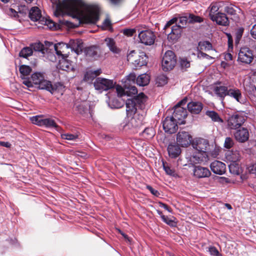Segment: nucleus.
Returning a JSON list of instances; mask_svg holds the SVG:
<instances>
[{
  "instance_id": "obj_1",
  "label": "nucleus",
  "mask_w": 256,
  "mask_h": 256,
  "mask_svg": "<svg viewBox=\"0 0 256 256\" xmlns=\"http://www.w3.org/2000/svg\"><path fill=\"white\" fill-rule=\"evenodd\" d=\"M60 6L77 17L81 23L95 24L98 20V9L85 4L82 0H63Z\"/></svg>"
},
{
  "instance_id": "obj_2",
  "label": "nucleus",
  "mask_w": 256,
  "mask_h": 256,
  "mask_svg": "<svg viewBox=\"0 0 256 256\" xmlns=\"http://www.w3.org/2000/svg\"><path fill=\"white\" fill-rule=\"evenodd\" d=\"M148 97L142 92L126 102V112L128 116H131L140 110L145 108Z\"/></svg>"
},
{
  "instance_id": "obj_3",
  "label": "nucleus",
  "mask_w": 256,
  "mask_h": 256,
  "mask_svg": "<svg viewBox=\"0 0 256 256\" xmlns=\"http://www.w3.org/2000/svg\"><path fill=\"white\" fill-rule=\"evenodd\" d=\"M49 82L44 79L42 73L38 72L34 73L30 78H24L22 80V84L28 88L32 87L34 84L38 86V88L42 90H46Z\"/></svg>"
},
{
  "instance_id": "obj_4",
  "label": "nucleus",
  "mask_w": 256,
  "mask_h": 256,
  "mask_svg": "<svg viewBox=\"0 0 256 256\" xmlns=\"http://www.w3.org/2000/svg\"><path fill=\"white\" fill-rule=\"evenodd\" d=\"M29 17L33 21H38V23L50 30H56V24L49 18L42 17L41 12L36 6L32 7L30 10Z\"/></svg>"
},
{
  "instance_id": "obj_5",
  "label": "nucleus",
  "mask_w": 256,
  "mask_h": 256,
  "mask_svg": "<svg viewBox=\"0 0 256 256\" xmlns=\"http://www.w3.org/2000/svg\"><path fill=\"white\" fill-rule=\"evenodd\" d=\"M128 60L136 67H140L147 64L148 57L142 52H137L135 50L131 51L127 56Z\"/></svg>"
},
{
  "instance_id": "obj_6",
  "label": "nucleus",
  "mask_w": 256,
  "mask_h": 256,
  "mask_svg": "<svg viewBox=\"0 0 256 256\" xmlns=\"http://www.w3.org/2000/svg\"><path fill=\"white\" fill-rule=\"evenodd\" d=\"M177 21L176 18H173L169 20L164 27V32L168 35V40H171L172 42H174L180 36L181 32V26L175 25L170 28V32L168 33V29L171 25Z\"/></svg>"
},
{
  "instance_id": "obj_7",
  "label": "nucleus",
  "mask_w": 256,
  "mask_h": 256,
  "mask_svg": "<svg viewBox=\"0 0 256 256\" xmlns=\"http://www.w3.org/2000/svg\"><path fill=\"white\" fill-rule=\"evenodd\" d=\"M186 99L184 98L174 106V112L172 116L175 120H176V122L180 124H184V120L187 116L186 110L181 106L182 105L186 104Z\"/></svg>"
},
{
  "instance_id": "obj_8",
  "label": "nucleus",
  "mask_w": 256,
  "mask_h": 256,
  "mask_svg": "<svg viewBox=\"0 0 256 256\" xmlns=\"http://www.w3.org/2000/svg\"><path fill=\"white\" fill-rule=\"evenodd\" d=\"M176 64L174 54L171 50L166 52L162 60V68L164 71H168L172 70Z\"/></svg>"
},
{
  "instance_id": "obj_9",
  "label": "nucleus",
  "mask_w": 256,
  "mask_h": 256,
  "mask_svg": "<svg viewBox=\"0 0 256 256\" xmlns=\"http://www.w3.org/2000/svg\"><path fill=\"white\" fill-rule=\"evenodd\" d=\"M30 120L34 124L40 126L52 127L57 128L58 125L52 118H44L42 115H38L30 118Z\"/></svg>"
},
{
  "instance_id": "obj_10",
  "label": "nucleus",
  "mask_w": 256,
  "mask_h": 256,
  "mask_svg": "<svg viewBox=\"0 0 256 256\" xmlns=\"http://www.w3.org/2000/svg\"><path fill=\"white\" fill-rule=\"evenodd\" d=\"M94 84L95 89L100 92L111 89L114 86V84L112 80L102 78H97L95 80Z\"/></svg>"
},
{
  "instance_id": "obj_11",
  "label": "nucleus",
  "mask_w": 256,
  "mask_h": 256,
  "mask_svg": "<svg viewBox=\"0 0 256 256\" xmlns=\"http://www.w3.org/2000/svg\"><path fill=\"white\" fill-rule=\"evenodd\" d=\"M252 52L248 47L240 48L238 54V61L244 64H250L253 60Z\"/></svg>"
},
{
  "instance_id": "obj_12",
  "label": "nucleus",
  "mask_w": 256,
  "mask_h": 256,
  "mask_svg": "<svg viewBox=\"0 0 256 256\" xmlns=\"http://www.w3.org/2000/svg\"><path fill=\"white\" fill-rule=\"evenodd\" d=\"M245 118L241 114H237L230 116L228 120V126L230 129H236L244 122Z\"/></svg>"
},
{
  "instance_id": "obj_13",
  "label": "nucleus",
  "mask_w": 256,
  "mask_h": 256,
  "mask_svg": "<svg viewBox=\"0 0 256 256\" xmlns=\"http://www.w3.org/2000/svg\"><path fill=\"white\" fill-rule=\"evenodd\" d=\"M138 38L140 42L146 45H152L154 43L155 36L150 30H142L138 34Z\"/></svg>"
},
{
  "instance_id": "obj_14",
  "label": "nucleus",
  "mask_w": 256,
  "mask_h": 256,
  "mask_svg": "<svg viewBox=\"0 0 256 256\" xmlns=\"http://www.w3.org/2000/svg\"><path fill=\"white\" fill-rule=\"evenodd\" d=\"M193 148L198 152L206 153L209 148V143L208 140L198 138L194 140L192 144Z\"/></svg>"
},
{
  "instance_id": "obj_15",
  "label": "nucleus",
  "mask_w": 256,
  "mask_h": 256,
  "mask_svg": "<svg viewBox=\"0 0 256 256\" xmlns=\"http://www.w3.org/2000/svg\"><path fill=\"white\" fill-rule=\"evenodd\" d=\"M176 120L172 116L166 117L163 122V128L166 132L173 134L178 130Z\"/></svg>"
},
{
  "instance_id": "obj_16",
  "label": "nucleus",
  "mask_w": 256,
  "mask_h": 256,
  "mask_svg": "<svg viewBox=\"0 0 256 256\" xmlns=\"http://www.w3.org/2000/svg\"><path fill=\"white\" fill-rule=\"evenodd\" d=\"M192 138L191 136L188 132L181 131L177 134L176 142L178 146L186 147L190 144Z\"/></svg>"
},
{
  "instance_id": "obj_17",
  "label": "nucleus",
  "mask_w": 256,
  "mask_h": 256,
  "mask_svg": "<svg viewBox=\"0 0 256 256\" xmlns=\"http://www.w3.org/2000/svg\"><path fill=\"white\" fill-rule=\"evenodd\" d=\"M130 120L132 125L135 128H138L143 125L146 112L144 110L138 111Z\"/></svg>"
},
{
  "instance_id": "obj_18",
  "label": "nucleus",
  "mask_w": 256,
  "mask_h": 256,
  "mask_svg": "<svg viewBox=\"0 0 256 256\" xmlns=\"http://www.w3.org/2000/svg\"><path fill=\"white\" fill-rule=\"evenodd\" d=\"M130 120L132 125L135 128H138L143 125L146 112L144 110L138 111Z\"/></svg>"
},
{
  "instance_id": "obj_19",
  "label": "nucleus",
  "mask_w": 256,
  "mask_h": 256,
  "mask_svg": "<svg viewBox=\"0 0 256 256\" xmlns=\"http://www.w3.org/2000/svg\"><path fill=\"white\" fill-rule=\"evenodd\" d=\"M54 50L56 54L61 56V58L68 56L69 53V45L64 42H60L55 44L54 46Z\"/></svg>"
},
{
  "instance_id": "obj_20",
  "label": "nucleus",
  "mask_w": 256,
  "mask_h": 256,
  "mask_svg": "<svg viewBox=\"0 0 256 256\" xmlns=\"http://www.w3.org/2000/svg\"><path fill=\"white\" fill-rule=\"evenodd\" d=\"M207 158V154L196 151L189 158V160L191 164H194L206 160Z\"/></svg>"
},
{
  "instance_id": "obj_21",
  "label": "nucleus",
  "mask_w": 256,
  "mask_h": 256,
  "mask_svg": "<svg viewBox=\"0 0 256 256\" xmlns=\"http://www.w3.org/2000/svg\"><path fill=\"white\" fill-rule=\"evenodd\" d=\"M210 168L214 173L222 175L226 172V165L221 162L215 160L211 163Z\"/></svg>"
},
{
  "instance_id": "obj_22",
  "label": "nucleus",
  "mask_w": 256,
  "mask_h": 256,
  "mask_svg": "<svg viewBox=\"0 0 256 256\" xmlns=\"http://www.w3.org/2000/svg\"><path fill=\"white\" fill-rule=\"evenodd\" d=\"M194 174L198 178L208 177L210 176V172L206 168L200 166H195L194 170Z\"/></svg>"
},
{
  "instance_id": "obj_23",
  "label": "nucleus",
  "mask_w": 256,
  "mask_h": 256,
  "mask_svg": "<svg viewBox=\"0 0 256 256\" xmlns=\"http://www.w3.org/2000/svg\"><path fill=\"white\" fill-rule=\"evenodd\" d=\"M46 90L50 92L52 94H60L62 95L64 91V86L60 83H56L52 85L50 82H49Z\"/></svg>"
},
{
  "instance_id": "obj_24",
  "label": "nucleus",
  "mask_w": 256,
  "mask_h": 256,
  "mask_svg": "<svg viewBox=\"0 0 256 256\" xmlns=\"http://www.w3.org/2000/svg\"><path fill=\"white\" fill-rule=\"evenodd\" d=\"M69 48L72 51H74L77 54L82 52L83 49V42L80 40H72L68 43Z\"/></svg>"
},
{
  "instance_id": "obj_25",
  "label": "nucleus",
  "mask_w": 256,
  "mask_h": 256,
  "mask_svg": "<svg viewBox=\"0 0 256 256\" xmlns=\"http://www.w3.org/2000/svg\"><path fill=\"white\" fill-rule=\"evenodd\" d=\"M234 136L238 141L244 142L248 139L249 133L246 128H243L237 130Z\"/></svg>"
},
{
  "instance_id": "obj_26",
  "label": "nucleus",
  "mask_w": 256,
  "mask_h": 256,
  "mask_svg": "<svg viewBox=\"0 0 256 256\" xmlns=\"http://www.w3.org/2000/svg\"><path fill=\"white\" fill-rule=\"evenodd\" d=\"M212 20L216 22L219 25L227 26L229 24L228 18L222 12H218L217 15Z\"/></svg>"
},
{
  "instance_id": "obj_27",
  "label": "nucleus",
  "mask_w": 256,
  "mask_h": 256,
  "mask_svg": "<svg viewBox=\"0 0 256 256\" xmlns=\"http://www.w3.org/2000/svg\"><path fill=\"white\" fill-rule=\"evenodd\" d=\"M188 110L192 114H199L203 107L202 104L198 102H191L188 104Z\"/></svg>"
},
{
  "instance_id": "obj_28",
  "label": "nucleus",
  "mask_w": 256,
  "mask_h": 256,
  "mask_svg": "<svg viewBox=\"0 0 256 256\" xmlns=\"http://www.w3.org/2000/svg\"><path fill=\"white\" fill-rule=\"evenodd\" d=\"M67 57H62L60 59L58 68L63 70L69 71L73 69V66L72 62L66 59Z\"/></svg>"
},
{
  "instance_id": "obj_29",
  "label": "nucleus",
  "mask_w": 256,
  "mask_h": 256,
  "mask_svg": "<svg viewBox=\"0 0 256 256\" xmlns=\"http://www.w3.org/2000/svg\"><path fill=\"white\" fill-rule=\"evenodd\" d=\"M228 96L234 98L237 102L240 103H243L244 102V100L243 98L241 92L236 88H230L228 89Z\"/></svg>"
},
{
  "instance_id": "obj_30",
  "label": "nucleus",
  "mask_w": 256,
  "mask_h": 256,
  "mask_svg": "<svg viewBox=\"0 0 256 256\" xmlns=\"http://www.w3.org/2000/svg\"><path fill=\"white\" fill-rule=\"evenodd\" d=\"M241 154L237 150H232L226 154V158L230 162H237L240 158Z\"/></svg>"
},
{
  "instance_id": "obj_31",
  "label": "nucleus",
  "mask_w": 256,
  "mask_h": 256,
  "mask_svg": "<svg viewBox=\"0 0 256 256\" xmlns=\"http://www.w3.org/2000/svg\"><path fill=\"white\" fill-rule=\"evenodd\" d=\"M84 52L88 58L95 59L98 57V48L96 46L86 48L84 50Z\"/></svg>"
},
{
  "instance_id": "obj_32",
  "label": "nucleus",
  "mask_w": 256,
  "mask_h": 256,
  "mask_svg": "<svg viewBox=\"0 0 256 256\" xmlns=\"http://www.w3.org/2000/svg\"><path fill=\"white\" fill-rule=\"evenodd\" d=\"M168 151L169 156L172 158L178 157L181 152L180 148L178 145L172 144L168 145Z\"/></svg>"
},
{
  "instance_id": "obj_33",
  "label": "nucleus",
  "mask_w": 256,
  "mask_h": 256,
  "mask_svg": "<svg viewBox=\"0 0 256 256\" xmlns=\"http://www.w3.org/2000/svg\"><path fill=\"white\" fill-rule=\"evenodd\" d=\"M228 89L227 86L218 84L214 87V92L218 96L224 98L228 96Z\"/></svg>"
},
{
  "instance_id": "obj_34",
  "label": "nucleus",
  "mask_w": 256,
  "mask_h": 256,
  "mask_svg": "<svg viewBox=\"0 0 256 256\" xmlns=\"http://www.w3.org/2000/svg\"><path fill=\"white\" fill-rule=\"evenodd\" d=\"M107 46L110 50L114 54H118L120 50L116 45V42L114 39L110 38H106L104 40Z\"/></svg>"
},
{
  "instance_id": "obj_35",
  "label": "nucleus",
  "mask_w": 256,
  "mask_h": 256,
  "mask_svg": "<svg viewBox=\"0 0 256 256\" xmlns=\"http://www.w3.org/2000/svg\"><path fill=\"white\" fill-rule=\"evenodd\" d=\"M206 114L214 122L218 123L224 122V120L220 118L218 114L215 111L207 110L206 112Z\"/></svg>"
},
{
  "instance_id": "obj_36",
  "label": "nucleus",
  "mask_w": 256,
  "mask_h": 256,
  "mask_svg": "<svg viewBox=\"0 0 256 256\" xmlns=\"http://www.w3.org/2000/svg\"><path fill=\"white\" fill-rule=\"evenodd\" d=\"M150 80V76L146 74H144L137 78L136 83L140 86H145L149 83Z\"/></svg>"
},
{
  "instance_id": "obj_37",
  "label": "nucleus",
  "mask_w": 256,
  "mask_h": 256,
  "mask_svg": "<svg viewBox=\"0 0 256 256\" xmlns=\"http://www.w3.org/2000/svg\"><path fill=\"white\" fill-rule=\"evenodd\" d=\"M228 166L230 172L234 175H240L242 172L238 162H230Z\"/></svg>"
},
{
  "instance_id": "obj_38",
  "label": "nucleus",
  "mask_w": 256,
  "mask_h": 256,
  "mask_svg": "<svg viewBox=\"0 0 256 256\" xmlns=\"http://www.w3.org/2000/svg\"><path fill=\"white\" fill-rule=\"evenodd\" d=\"M212 44L208 41L200 42L198 43V52H208L212 50Z\"/></svg>"
},
{
  "instance_id": "obj_39",
  "label": "nucleus",
  "mask_w": 256,
  "mask_h": 256,
  "mask_svg": "<svg viewBox=\"0 0 256 256\" xmlns=\"http://www.w3.org/2000/svg\"><path fill=\"white\" fill-rule=\"evenodd\" d=\"M19 70L20 73V77L24 80V78H26L25 76H28L31 72L32 68L28 66L22 65L20 66Z\"/></svg>"
},
{
  "instance_id": "obj_40",
  "label": "nucleus",
  "mask_w": 256,
  "mask_h": 256,
  "mask_svg": "<svg viewBox=\"0 0 256 256\" xmlns=\"http://www.w3.org/2000/svg\"><path fill=\"white\" fill-rule=\"evenodd\" d=\"M210 8V12H209V16L212 20L213 18H214L217 15V13L219 12V6L218 4H211L209 8Z\"/></svg>"
},
{
  "instance_id": "obj_41",
  "label": "nucleus",
  "mask_w": 256,
  "mask_h": 256,
  "mask_svg": "<svg viewBox=\"0 0 256 256\" xmlns=\"http://www.w3.org/2000/svg\"><path fill=\"white\" fill-rule=\"evenodd\" d=\"M32 49L30 47H26L23 48L19 54L20 57L27 58L28 56H32Z\"/></svg>"
},
{
  "instance_id": "obj_42",
  "label": "nucleus",
  "mask_w": 256,
  "mask_h": 256,
  "mask_svg": "<svg viewBox=\"0 0 256 256\" xmlns=\"http://www.w3.org/2000/svg\"><path fill=\"white\" fill-rule=\"evenodd\" d=\"M125 91L126 95L128 96H132L137 94L138 90L135 86H128L125 84Z\"/></svg>"
},
{
  "instance_id": "obj_43",
  "label": "nucleus",
  "mask_w": 256,
  "mask_h": 256,
  "mask_svg": "<svg viewBox=\"0 0 256 256\" xmlns=\"http://www.w3.org/2000/svg\"><path fill=\"white\" fill-rule=\"evenodd\" d=\"M167 82L168 78L164 74L158 76L156 78V84L158 86H163Z\"/></svg>"
},
{
  "instance_id": "obj_44",
  "label": "nucleus",
  "mask_w": 256,
  "mask_h": 256,
  "mask_svg": "<svg viewBox=\"0 0 256 256\" xmlns=\"http://www.w3.org/2000/svg\"><path fill=\"white\" fill-rule=\"evenodd\" d=\"M142 135L146 138H150L154 136V130L152 128H146L142 132Z\"/></svg>"
},
{
  "instance_id": "obj_45",
  "label": "nucleus",
  "mask_w": 256,
  "mask_h": 256,
  "mask_svg": "<svg viewBox=\"0 0 256 256\" xmlns=\"http://www.w3.org/2000/svg\"><path fill=\"white\" fill-rule=\"evenodd\" d=\"M62 138L69 140H75L78 138V134H64L61 135Z\"/></svg>"
},
{
  "instance_id": "obj_46",
  "label": "nucleus",
  "mask_w": 256,
  "mask_h": 256,
  "mask_svg": "<svg viewBox=\"0 0 256 256\" xmlns=\"http://www.w3.org/2000/svg\"><path fill=\"white\" fill-rule=\"evenodd\" d=\"M180 64L182 70H186L190 66V62L186 58H182L180 60Z\"/></svg>"
},
{
  "instance_id": "obj_47",
  "label": "nucleus",
  "mask_w": 256,
  "mask_h": 256,
  "mask_svg": "<svg viewBox=\"0 0 256 256\" xmlns=\"http://www.w3.org/2000/svg\"><path fill=\"white\" fill-rule=\"evenodd\" d=\"M244 29L242 28H240L236 30V42H238L244 33Z\"/></svg>"
},
{
  "instance_id": "obj_48",
  "label": "nucleus",
  "mask_w": 256,
  "mask_h": 256,
  "mask_svg": "<svg viewBox=\"0 0 256 256\" xmlns=\"http://www.w3.org/2000/svg\"><path fill=\"white\" fill-rule=\"evenodd\" d=\"M162 219L165 223L169 226H174L176 224L173 220L166 216H162Z\"/></svg>"
},
{
  "instance_id": "obj_49",
  "label": "nucleus",
  "mask_w": 256,
  "mask_h": 256,
  "mask_svg": "<svg viewBox=\"0 0 256 256\" xmlns=\"http://www.w3.org/2000/svg\"><path fill=\"white\" fill-rule=\"evenodd\" d=\"M163 168L166 172L170 176H174L176 174L175 170L171 168L169 166L166 165L164 164H163Z\"/></svg>"
},
{
  "instance_id": "obj_50",
  "label": "nucleus",
  "mask_w": 256,
  "mask_h": 256,
  "mask_svg": "<svg viewBox=\"0 0 256 256\" xmlns=\"http://www.w3.org/2000/svg\"><path fill=\"white\" fill-rule=\"evenodd\" d=\"M116 90L119 96L121 97L126 95L125 91V85L124 86V88L119 85L116 86Z\"/></svg>"
},
{
  "instance_id": "obj_51",
  "label": "nucleus",
  "mask_w": 256,
  "mask_h": 256,
  "mask_svg": "<svg viewBox=\"0 0 256 256\" xmlns=\"http://www.w3.org/2000/svg\"><path fill=\"white\" fill-rule=\"evenodd\" d=\"M233 145L234 141L232 138L230 137L226 138L224 141V146L226 148H230L233 146Z\"/></svg>"
},
{
  "instance_id": "obj_52",
  "label": "nucleus",
  "mask_w": 256,
  "mask_h": 256,
  "mask_svg": "<svg viewBox=\"0 0 256 256\" xmlns=\"http://www.w3.org/2000/svg\"><path fill=\"white\" fill-rule=\"evenodd\" d=\"M31 46L32 50L38 52L42 51L44 48V45L40 42L34 43Z\"/></svg>"
},
{
  "instance_id": "obj_53",
  "label": "nucleus",
  "mask_w": 256,
  "mask_h": 256,
  "mask_svg": "<svg viewBox=\"0 0 256 256\" xmlns=\"http://www.w3.org/2000/svg\"><path fill=\"white\" fill-rule=\"evenodd\" d=\"M136 32V30L134 28H126L122 30L123 34L128 36H131Z\"/></svg>"
},
{
  "instance_id": "obj_54",
  "label": "nucleus",
  "mask_w": 256,
  "mask_h": 256,
  "mask_svg": "<svg viewBox=\"0 0 256 256\" xmlns=\"http://www.w3.org/2000/svg\"><path fill=\"white\" fill-rule=\"evenodd\" d=\"M189 20L190 22H202V18L198 16H196L194 14H190L189 16Z\"/></svg>"
},
{
  "instance_id": "obj_55",
  "label": "nucleus",
  "mask_w": 256,
  "mask_h": 256,
  "mask_svg": "<svg viewBox=\"0 0 256 256\" xmlns=\"http://www.w3.org/2000/svg\"><path fill=\"white\" fill-rule=\"evenodd\" d=\"M198 57L200 58H206L207 60H213L214 57L212 56H210L202 52H198Z\"/></svg>"
},
{
  "instance_id": "obj_56",
  "label": "nucleus",
  "mask_w": 256,
  "mask_h": 256,
  "mask_svg": "<svg viewBox=\"0 0 256 256\" xmlns=\"http://www.w3.org/2000/svg\"><path fill=\"white\" fill-rule=\"evenodd\" d=\"M224 11L228 14L234 16L236 14V10L232 6H226L225 8Z\"/></svg>"
},
{
  "instance_id": "obj_57",
  "label": "nucleus",
  "mask_w": 256,
  "mask_h": 256,
  "mask_svg": "<svg viewBox=\"0 0 256 256\" xmlns=\"http://www.w3.org/2000/svg\"><path fill=\"white\" fill-rule=\"evenodd\" d=\"M80 114L84 113L87 110V106H85L84 103L81 104L76 106Z\"/></svg>"
},
{
  "instance_id": "obj_58",
  "label": "nucleus",
  "mask_w": 256,
  "mask_h": 256,
  "mask_svg": "<svg viewBox=\"0 0 256 256\" xmlns=\"http://www.w3.org/2000/svg\"><path fill=\"white\" fill-rule=\"evenodd\" d=\"M209 252L214 256H218L220 254L218 250L214 246H210L209 248Z\"/></svg>"
},
{
  "instance_id": "obj_59",
  "label": "nucleus",
  "mask_w": 256,
  "mask_h": 256,
  "mask_svg": "<svg viewBox=\"0 0 256 256\" xmlns=\"http://www.w3.org/2000/svg\"><path fill=\"white\" fill-rule=\"evenodd\" d=\"M146 188L154 196H159L160 195V194L158 191L157 190L153 188L151 186H147Z\"/></svg>"
},
{
  "instance_id": "obj_60",
  "label": "nucleus",
  "mask_w": 256,
  "mask_h": 256,
  "mask_svg": "<svg viewBox=\"0 0 256 256\" xmlns=\"http://www.w3.org/2000/svg\"><path fill=\"white\" fill-rule=\"evenodd\" d=\"M101 73V70H97L94 71H90L86 72V75L85 76V78H86V76H88L89 74H92V76H96L99 75Z\"/></svg>"
},
{
  "instance_id": "obj_61",
  "label": "nucleus",
  "mask_w": 256,
  "mask_h": 256,
  "mask_svg": "<svg viewBox=\"0 0 256 256\" xmlns=\"http://www.w3.org/2000/svg\"><path fill=\"white\" fill-rule=\"evenodd\" d=\"M136 78V76L134 74H130L127 76L126 81L128 84L130 83L131 82H134Z\"/></svg>"
},
{
  "instance_id": "obj_62",
  "label": "nucleus",
  "mask_w": 256,
  "mask_h": 256,
  "mask_svg": "<svg viewBox=\"0 0 256 256\" xmlns=\"http://www.w3.org/2000/svg\"><path fill=\"white\" fill-rule=\"evenodd\" d=\"M248 170L251 174H256V164L250 166L248 168Z\"/></svg>"
},
{
  "instance_id": "obj_63",
  "label": "nucleus",
  "mask_w": 256,
  "mask_h": 256,
  "mask_svg": "<svg viewBox=\"0 0 256 256\" xmlns=\"http://www.w3.org/2000/svg\"><path fill=\"white\" fill-rule=\"evenodd\" d=\"M252 36L256 40V24H254L250 30Z\"/></svg>"
},
{
  "instance_id": "obj_64",
  "label": "nucleus",
  "mask_w": 256,
  "mask_h": 256,
  "mask_svg": "<svg viewBox=\"0 0 256 256\" xmlns=\"http://www.w3.org/2000/svg\"><path fill=\"white\" fill-rule=\"evenodd\" d=\"M186 22H187V20H186V17H182L180 18L179 23L182 24V25H180L181 26V27H184V26L186 24Z\"/></svg>"
}]
</instances>
